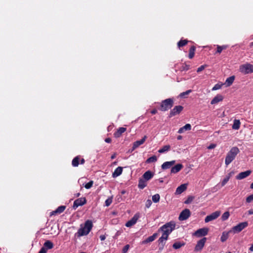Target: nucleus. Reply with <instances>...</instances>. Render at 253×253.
Instances as JSON below:
<instances>
[{"label": "nucleus", "instance_id": "obj_1", "mask_svg": "<svg viewBox=\"0 0 253 253\" xmlns=\"http://www.w3.org/2000/svg\"><path fill=\"white\" fill-rule=\"evenodd\" d=\"M93 226L92 222L91 220H87L84 223V227H81L75 233V236L80 237L81 236L87 235L90 230H91Z\"/></svg>", "mask_w": 253, "mask_h": 253}, {"label": "nucleus", "instance_id": "obj_2", "mask_svg": "<svg viewBox=\"0 0 253 253\" xmlns=\"http://www.w3.org/2000/svg\"><path fill=\"white\" fill-rule=\"evenodd\" d=\"M240 150L237 147L231 148L228 152L225 158V164L226 166L229 165L235 158L237 155L239 153Z\"/></svg>", "mask_w": 253, "mask_h": 253}, {"label": "nucleus", "instance_id": "obj_3", "mask_svg": "<svg viewBox=\"0 0 253 253\" xmlns=\"http://www.w3.org/2000/svg\"><path fill=\"white\" fill-rule=\"evenodd\" d=\"M174 101L172 98H168L163 100L161 103L160 110L162 111H167L173 105Z\"/></svg>", "mask_w": 253, "mask_h": 253}, {"label": "nucleus", "instance_id": "obj_4", "mask_svg": "<svg viewBox=\"0 0 253 253\" xmlns=\"http://www.w3.org/2000/svg\"><path fill=\"white\" fill-rule=\"evenodd\" d=\"M175 227V223L173 221H171L169 222H168L163 225L160 227L159 230H161L162 231H165V233H167L168 232L169 234L171 233V232L174 230Z\"/></svg>", "mask_w": 253, "mask_h": 253}, {"label": "nucleus", "instance_id": "obj_5", "mask_svg": "<svg viewBox=\"0 0 253 253\" xmlns=\"http://www.w3.org/2000/svg\"><path fill=\"white\" fill-rule=\"evenodd\" d=\"M240 72L244 74H248L253 73V65L246 63L241 65L239 68Z\"/></svg>", "mask_w": 253, "mask_h": 253}, {"label": "nucleus", "instance_id": "obj_6", "mask_svg": "<svg viewBox=\"0 0 253 253\" xmlns=\"http://www.w3.org/2000/svg\"><path fill=\"white\" fill-rule=\"evenodd\" d=\"M248 226V223L247 221L241 222L237 225L233 227L229 232H232L234 233H239Z\"/></svg>", "mask_w": 253, "mask_h": 253}, {"label": "nucleus", "instance_id": "obj_7", "mask_svg": "<svg viewBox=\"0 0 253 253\" xmlns=\"http://www.w3.org/2000/svg\"><path fill=\"white\" fill-rule=\"evenodd\" d=\"M191 215V212L188 209L183 210L180 213L178 219L180 221H183L188 219Z\"/></svg>", "mask_w": 253, "mask_h": 253}, {"label": "nucleus", "instance_id": "obj_8", "mask_svg": "<svg viewBox=\"0 0 253 253\" xmlns=\"http://www.w3.org/2000/svg\"><path fill=\"white\" fill-rule=\"evenodd\" d=\"M207 241V238L204 237L197 242V243L195 247V252H200L204 247L205 243Z\"/></svg>", "mask_w": 253, "mask_h": 253}, {"label": "nucleus", "instance_id": "obj_9", "mask_svg": "<svg viewBox=\"0 0 253 253\" xmlns=\"http://www.w3.org/2000/svg\"><path fill=\"white\" fill-rule=\"evenodd\" d=\"M86 203V200L85 197L78 198L74 202L73 208L75 210L78 207L84 205Z\"/></svg>", "mask_w": 253, "mask_h": 253}, {"label": "nucleus", "instance_id": "obj_10", "mask_svg": "<svg viewBox=\"0 0 253 253\" xmlns=\"http://www.w3.org/2000/svg\"><path fill=\"white\" fill-rule=\"evenodd\" d=\"M183 109V107L181 105L175 106L169 112V117L171 118L179 114Z\"/></svg>", "mask_w": 253, "mask_h": 253}, {"label": "nucleus", "instance_id": "obj_11", "mask_svg": "<svg viewBox=\"0 0 253 253\" xmlns=\"http://www.w3.org/2000/svg\"><path fill=\"white\" fill-rule=\"evenodd\" d=\"M220 214V211H216L211 214L207 216L205 219V222L207 223L213 220L216 219Z\"/></svg>", "mask_w": 253, "mask_h": 253}, {"label": "nucleus", "instance_id": "obj_12", "mask_svg": "<svg viewBox=\"0 0 253 253\" xmlns=\"http://www.w3.org/2000/svg\"><path fill=\"white\" fill-rule=\"evenodd\" d=\"M147 138L146 135H145L141 139L137 140L133 143V146L132 148L129 150V152H132L135 149L138 148L140 145H142L144 143L146 138Z\"/></svg>", "mask_w": 253, "mask_h": 253}, {"label": "nucleus", "instance_id": "obj_13", "mask_svg": "<svg viewBox=\"0 0 253 253\" xmlns=\"http://www.w3.org/2000/svg\"><path fill=\"white\" fill-rule=\"evenodd\" d=\"M209 229L208 228H202L197 230L194 235L197 237H201L207 235L208 233Z\"/></svg>", "mask_w": 253, "mask_h": 253}, {"label": "nucleus", "instance_id": "obj_14", "mask_svg": "<svg viewBox=\"0 0 253 253\" xmlns=\"http://www.w3.org/2000/svg\"><path fill=\"white\" fill-rule=\"evenodd\" d=\"M139 217V214L136 213L134 214V215L133 216V217L131 218L130 220H128L127 222H126L125 225L127 227L132 226L136 223Z\"/></svg>", "mask_w": 253, "mask_h": 253}, {"label": "nucleus", "instance_id": "obj_15", "mask_svg": "<svg viewBox=\"0 0 253 253\" xmlns=\"http://www.w3.org/2000/svg\"><path fill=\"white\" fill-rule=\"evenodd\" d=\"M251 173L252 171L250 170H248L244 172H241L236 176V178L238 180L244 179L249 176Z\"/></svg>", "mask_w": 253, "mask_h": 253}, {"label": "nucleus", "instance_id": "obj_16", "mask_svg": "<svg viewBox=\"0 0 253 253\" xmlns=\"http://www.w3.org/2000/svg\"><path fill=\"white\" fill-rule=\"evenodd\" d=\"M175 163V161L173 160L171 161H168L164 163L162 166L161 168L163 170H166L170 168Z\"/></svg>", "mask_w": 253, "mask_h": 253}, {"label": "nucleus", "instance_id": "obj_17", "mask_svg": "<svg viewBox=\"0 0 253 253\" xmlns=\"http://www.w3.org/2000/svg\"><path fill=\"white\" fill-rule=\"evenodd\" d=\"M183 166L181 164H178L174 166V167H171L170 170V173H176L178 172L182 168Z\"/></svg>", "mask_w": 253, "mask_h": 253}, {"label": "nucleus", "instance_id": "obj_18", "mask_svg": "<svg viewBox=\"0 0 253 253\" xmlns=\"http://www.w3.org/2000/svg\"><path fill=\"white\" fill-rule=\"evenodd\" d=\"M157 236H158V233H154L152 236H149V237L146 238L145 240H143L142 242V244H146L148 243L153 242V241H154L155 240V239L157 238Z\"/></svg>", "mask_w": 253, "mask_h": 253}, {"label": "nucleus", "instance_id": "obj_19", "mask_svg": "<svg viewBox=\"0 0 253 253\" xmlns=\"http://www.w3.org/2000/svg\"><path fill=\"white\" fill-rule=\"evenodd\" d=\"M154 176V173L150 170L146 171L142 176V177L146 181L150 180Z\"/></svg>", "mask_w": 253, "mask_h": 253}, {"label": "nucleus", "instance_id": "obj_20", "mask_svg": "<svg viewBox=\"0 0 253 253\" xmlns=\"http://www.w3.org/2000/svg\"><path fill=\"white\" fill-rule=\"evenodd\" d=\"M126 128L124 127H119L114 133V136L116 138L120 137L122 134L126 131Z\"/></svg>", "mask_w": 253, "mask_h": 253}, {"label": "nucleus", "instance_id": "obj_21", "mask_svg": "<svg viewBox=\"0 0 253 253\" xmlns=\"http://www.w3.org/2000/svg\"><path fill=\"white\" fill-rule=\"evenodd\" d=\"M186 188L187 185L186 184H181L176 188L175 194L176 195L180 194L186 190Z\"/></svg>", "mask_w": 253, "mask_h": 253}, {"label": "nucleus", "instance_id": "obj_22", "mask_svg": "<svg viewBox=\"0 0 253 253\" xmlns=\"http://www.w3.org/2000/svg\"><path fill=\"white\" fill-rule=\"evenodd\" d=\"M66 209L65 206H60L58 207L56 210L52 211L51 212V215H55L56 214H60L63 212Z\"/></svg>", "mask_w": 253, "mask_h": 253}, {"label": "nucleus", "instance_id": "obj_23", "mask_svg": "<svg viewBox=\"0 0 253 253\" xmlns=\"http://www.w3.org/2000/svg\"><path fill=\"white\" fill-rule=\"evenodd\" d=\"M223 99V97L222 95L220 94H217L216 95L211 101V104H215L217 103H218L220 101H222Z\"/></svg>", "mask_w": 253, "mask_h": 253}, {"label": "nucleus", "instance_id": "obj_24", "mask_svg": "<svg viewBox=\"0 0 253 253\" xmlns=\"http://www.w3.org/2000/svg\"><path fill=\"white\" fill-rule=\"evenodd\" d=\"M147 186V181L142 177L140 178L138 180V187L140 189H144Z\"/></svg>", "mask_w": 253, "mask_h": 253}, {"label": "nucleus", "instance_id": "obj_25", "mask_svg": "<svg viewBox=\"0 0 253 253\" xmlns=\"http://www.w3.org/2000/svg\"><path fill=\"white\" fill-rule=\"evenodd\" d=\"M123 171V168L121 167H119L116 168L112 174V176L114 178H115L119 175H120Z\"/></svg>", "mask_w": 253, "mask_h": 253}, {"label": "nucleus", "instance_id": "obj_26", "mask_svg": "<svg viewBox=\"0 0 253 253\" xmlns=\"http://www.w3.org/2000/svg\"><path fill=\"white\" fill-rule=\"evenodd\" d=\"M234 174L233 171L229 172L227 175L223 179L221 183V186H224L227 182L229 181L231 176Z\"/></svg>", "mask_w": 253, "mask_h": 253}, {"label": "nucleus", "instance_id": "obj_27", "mask_svg": "<svg viewBox=\"0 0 253 253\" xmlns=\"http://www.w3.org/2000/svg\"><path fill=\"white\" fill-rule=\"evenodd\" d=\"M42 247L46 249L47 251L48 249H51L53 248V244L50 241L47 240L44 242Z\"/></svg>", "mask_w": 253, "mask_h": 253}, {"label": "nucleus", "instance_id": "obj_28", "mask_svg": "<svg viewBox=\"0 0 253 253\" xmlns=\"http://www.w3.org/2000/svg\"><path fill=\"white\" fill-rule=\"evenodd\" d=\"M185 244L183 242H176L172 245V247L173 249L177 250L184 246Z\"/></svg>", "mask_w": 253, "mask_h": 253}, {"label": "nucleus", "instance_id": "obj_29", "mask_svg": "<svg viewBox=\"0 0 253 253\" xmlns=\"http://www.w3.org/2000/svg\"><path fill=\"white\" fill-rule=\"evenodd\" d=\"M234 80L235 77L234 76H231L227 78L225 83V84H226V86H230L233 84Z\"/></svg>", "mask_w": 253, "mask_h": 253}, {"label": "nucleus", "instance_id": "obj_30", "mask_svg": "<svg viewBox=\"0 0 253 253\" xmlns=\"http://www.w3.org/2000/svg\"><path fill=\"white\" fill-rule=\"evenodd\" d=\"M240 122L239 120H234L233 124L232 125V128L235 130H238L240 126Z\"/></svg>", "mask_w": 253, "mask_h": 253}, {"label": "nucleus", "instance_id": "obj_31", "mask_svg": "<svg viewBox=\"0 0 253 253\" xmlns=\"http://www.w3.org/2000/svg\"><path fill=\"white\" fill-rule=\"evenodd\" d=\"M231 232H229V231L227 232H223L222 234V235L220 238V240L222 242H224L227 240V239L229 237V234Z\"/></svg>", "mask_w": 253, "mask_h": 253}, {"label": "nucleus", "instance_id": "obj_32", "mask_svg": "<svg viewBox=\"0 0 253 253\" xmlns=\"http://www.w3.org/2000/svg\"><path fill=\"white\" fill-rule=\"evenodd\" d=\"M80 156H78L75 157L72 162V165L74 167H77L79 165Z\"/></svg>", "mask_w": 253, "mask_h": 253}, {"label": "nucleus", "instance_id": "obj_33", "mask_svg": "<svg viewBox=\"0 0 253 253\" xmlns=\"http://www.w3.org/2000/svg\"><path fill=\"white\" fill-rule=\"evenodd\" d=\"M195 50L196 47L195 46H192L190 47L188 55V57L190 59L193 58V57L194 56Z\"/></svg>", "mask_w": 253, "mask_h": 253}, {"label": "nucleus", "instance_id": "obj_34", "mask_svg": "<svg viewBox=\"0 0 253 253\" xmlns=\"http://www.w3.org/2000/svg\"><path fill=\"white\" fill-rule=\"evenodd\" d=\"M170 148V146L169 145H167L164 146L162 148L158 150V152L160 153H164L165 152L168 151L169 150Z\"/></svg>", "mask_w": 253, "mask_h": 253}, {"label": "nucleus", "instance_id": "obj_35", "mask_svg": "<svg viewBox=\"0 0 253 253\" xmlns=\"http://www.w3.org/2000/svg\"><path fill=\"white\" fill-rule=\"evenodd\" d=\"M188 41L187 40H181L177 43V46L180 48L187 44Z\"/></svg>", "mask_w": 253, "mask_h": 253}, {"label": "nucleus", "instance_id": "obj_36", "mask_svg": "<svg viewBox=\"0 0 253 253\" xmlns=\"http://www.w3.org/2000/svg\"><path fill=\"white\" fill-rule=\"evenodd\" d=\"M157 160V157L156 156H153L149 158H148L146 161V163L147 164H149V163H154V162H156Z\"/></svg>", "mask_w": 253, "mask_h": 253}, {"label": "nucleus", "instance_id": "obj_37", "mask_svg": "<svg viewBox=\"0 0 253 253\" xmlns=\"http://www.w3.org/2000/svg\"><path fill=\"white\" fill-rule=\"evenodd\" d=\"M160 196L159 194H156L152 196V201L154 203H158L159 202Z\"/></svg>", "mask_w": 253, "mask_h": 253}, {"label": "nucleus", "instance_id": "obj_38", "mask_svg": "<svg viewBox=\"0 0 253 253\" xmlns=\"http://www.w3.org/2000/svg\"><path fill=\"white\" fill-rule=\"evenodd\" d=\"M229 215H230V213H229V211H225L222 215V216H221V219L223 221H225L226 220H227L229 217Z\"/></svg>", "mask_w": 253, "mask_h": 253}, {"label": "nucleus", "instance_id": "obj_39", "mask_svg": "<svg viewBox=\"0 0 253 253\" xmlns=\"http://www.w3.org/2000/svg\"><path fill=\"white\" fill-rule=\"evenodd\" d=\"M112 197L108 198L106 201H105V206L107 207H109L111 203H112Z\"/></svg>", "mask_w": 253, "mask_h": 253}, {"label": "nucleus", "instance_id": "obj_40", "mask_svg": "<svg viewBox=\"0 0 253 253\" xmlns=\"http://www.w3.org/2000/svg\"><path fill=\"white\" fill-rule=\"evenodd\" d=\"M93 184V181L92 180H91L85 184L84 187L87 189H90L92 186Z\"/></svg>", "mask_w": 253, "mask_h": 253}, {"label": "nucleus", "instance_id": "obj_41", "mask_svg": "<svg viewBox=\"0 0 253 253\" xmlns=\"http://www.w3.org/2000/svg\"><path fill=\"white\" fill-rule=\"evenodd\" d=\"M191 91L192 90L189 89L185 92H183L180 94V96L181 97H184L185 95H188L190 92H191Z\"/></svg>", "mask_w": 253, "mask_h": 253}, {"label": "nucleus", "instance_id": "obj_42", "mask_svg": "<svg viewBox=\"0 0 253 253\" xmlns=\"http://www.w3.org/2000/svg\"><path fill=\"white\" fill-rule=\"evenodd\" d=\"M190 68V65H187L185 63L183 64L181 67L182 70L183 71H187Z\"/></svg>", "mask_w": 253, "mask_h": 253}, {"label": "nucleus", "instance_id": "obj_43", "mask_svg": "<svg viewBox=\"0 0 253 253\" xmlns=\"http://www.w3.org/2000/svg\"><path fill=\"white\" fill-rule=\"evenodd\" d=\"M222 85H223L222 84H215L214 86L212 87V90H217V89L221 88Z\"/></svg>", "mask_w": 253, "mask_h": 253}, {"label": "nucleus", "instance_id": "obj_44", "mask_svg": "<svg viewBox=\"0 0 253 253\" xmlns=\"http://www.w3.org/2000/svg\"><path fill=\"white\" fill-rule=\"evenodd\" d=\"M182 127L184 129V130H190L191 129V126L189 124H187Z\"/></svg>", "mask_w": 253, "mask_h": 253}, {"label": "nucleus", "instance_id": "obj_45", "mask_svg": "<svg viewBox=\"0 0 253 253\" xmlns=\"http://www.w3.org/2000/svg\"><path fill=\"white\" fill-rule=\"evenodd\" d=\"M253 201V194L249 196L246 198L247 203H250Z\"/></svg>", "mask_w": 253, "mask_h": 253}, {"label": "nucleus", "instance_id": "obj_46", "mask_svg": "<svg viewBox=\"0 0 253 253\" xmlns=\"http://www.w3.org/2000/svg\"><path fill=\"white\" fill-rule=\"evenodd\" d=\"M166 241L167 240H165L163 237H161L158 240V242H159V244H164L165 245Z\"/></svg>", "mask_w": 253, "mask_h": 253}, {"label": "nucleus", "instance_id": "obj_47", "mask_svg": "<svg viewBox=\"0 0 253 253\" xmlns=\"http://www.w3.org/2000/svg\"><path fill=\"white\" fill-rule=\"evenodd\" d=\"M169 235V233H165V231H163V234L161 237H163L165 240H167Z\"/></svg>", "mask_w": 253, "mask_h": 253}, {"label": "nucleus", "instance_id": "obj_48", "mask_svg": "<svg viewBox=\"0 0 253 253\" xmlns=\"http://www.w3.org/2000/svg\"><path fill=\"white\" fill-rule=\"evenodd\" d=\"M207 66V65H202L200 67H199L198 69H197V72L198 73H199L201 71H202L203 70H204L205 69V68Z\"/></svg>", "mask_w": 253, "mask_h": 253}, {"label": "nucleus", "instance_id": "obj_49", "mask_svg": "<svg viewBox=\"0 0 253 253\" xmlns=\"http://www.w3.org/2000/svg\"><path fill=\"white\" fill-rule=\"evenodd\" d=\"M152 204V202L151 200L148 199L146 202L145 207L147 208H149L151 206Z\"/></svg>", "mask_w": 253, "mask_h": 253}, {"label": "nucleus", "instance_id": "obj_50", "mask_svg": "<svg viewBox=\"0 0 253 253\" xmlns=\"http://www.w3.org/2000/svg\"><path fill=\"white\" fill-rule=\"evenodd\" d=\"M129 248V245H126L123 249L122 253H126Z\"/></svg>", "mask_w": 253, "mask_h": 253}, {"label": "nucleus", "instance_id": "obj_51", "mask_svg": "<svg viewBox=\"0 0 253 253\" xmlns=\"http://www.w3.org/2000/svg\"><path fill=\"white\" fill-rule=\"evenodd\" d=\"M193 201V197H189L184 202V203L186 204H188L190 203Z\"/></svg>", "mask_w": 253, "mask_h": 253}, {"label": "nucleus", "instance_id": "obj_52", "mask_svg": "<svg viewBox=\"0 0 253 253\" xmlns=\"http://www.w3.org/2000/svg\"><path fill=\"white\" fill-rule=\"evenodd\" d=\"M222 48L220 47V46L217 45V51H216V53H220L222 52Z\"/></svg>", "mask_w": 253, "mask_h": 253}, {"label": "nucleus", "instance_id": "obj_53", "mask_svg": "<svg viewBox=\"0 0 253 253\" xmlns=\"http://www.w3.org/2000/svg\"><path fill=\"white\" fill-rule=\"evenodd\" d=\"M216 147V144H211L208 147V149H212Z\"/></svg>", "mask_w": 253, "mask_h": 253}, {"label": "nucleus", "instance_id": "obj_54", "mask_svg": "<svg viewBox=\"0 0 253 253\" xmlns=\"http://www.w3.org/2000/svg\"><path fill=\"white\" fill-rule=\"evenodd\" d=\"M47 251L46 249H44V248L42 247L40 251H39V253H46Z\"/></svg>", "mask_w": 253, "mask_h": 253}, {"label": "nucleus", "instance_id": "obj_55", "mask_svg": "<svg viewBox=\"0 0 253 253\" xmlns=\"http://www.w3.org/2000/svg\"><path fill=\"white\" fill-rule=\"evenodd\" d=\"M164 246H165L164 244H163V245H161V246L159 247V251L160 252H161L162 251V250L164 249Z\"/></svg>", "mask_w": 253, "mask_h": 253}, {"label": "nucleus", "instance_id": "obj_56", "mask_svg": "<svg viewBox=\"0 0 253 253\" xmlns=\"http://www.w3.org/2000/svg\"><path fill=\"white\" fill-rule=\"evenodd\" d=\"M111 139L109 137L108 138H106L105 139V141L106 142V143H110L111 142Z\"/></svg>", "mask_w": 253, "mask_h": 253}, {"label": "nucleus", "instance_id": "obj_57", "mask_svg": "<svg viewBox=\"0 0 253 253\" xmlns=\"http://www.w3.org/2000/svg\"><path fill=\"white\" fill-rule=\"evenodd\" d=\"M184 129L183 128V127H181V128H180L179 129V130H178V132L179 133H183V132H184Z\"/></svg>", "mask_w": 253, "mask_h": 253}, {"label": "nucleus", "instance_id": "obj_58", "mask_svg": "<svg viewBox=\"0 0 253 253\" xmlns=\"http://www.w3.org/2000/svg\"><path fill=\"white\" fill-rule=\"evenodd\" d=\"M100 240H101V241H104V240H105V239H106V236H105V235H101V236H100Z\"/></svg>", "mask_w": 253, "mask_h": 253}, {"label": "nucleus", "instance_id": "obj_59", "mask_svg": "<svg viewBox=\"0 0 253 253\" xmlns=\"http://www.w3.org/2000/svg\"><path fill=\"white\" fill-rule=\"evenodd\" d=\"M157 113V109H154L153 110H152L151 111V113L152 114H155Z\"/></svg>", "mask_w": 253, "mask_h": 253}, {"label": "nucleus", "instance_id": "obj_60", "mask_svg": "<svg viewBox=\"0 0 253 253\" xmlns=\"http://www.w3.org/2000/svg\"><path fill=\"white\" fill-rule=\"evenodd\" d=\"M248 214L249 215L253 214V210H250L248 211Z\"/></svg>", "mask_w": 253, "mask_h": 253}, {"label": "nucleus", "instance_id": "obj_61", "mask_svg": "<svg viewBox=\"0 0 253 253\" xmlns=\"http://www.w3.org/2000/svg\"><path fill=\"white\" fill-rule=\"evenodd\" d=\"M220 47H221L222 50H223V49H226L227 47V46L225 45H223L220 46Z\"/></svg>", "mask_w": 253, "mask_h": 253}, {"label": "nucleus", "instance_id": "obj_62", "mask_svg": "<svg viewBox=\"0 0 253 253\" xmlns=\"http://www.w3.org/2000/svg\"><path fill=\"white\" fill-rule=\"evenodd\" d=\"M85 163V160L84 159H82L81 160H80V163L81 164H84V163Z\"/></svg>", "mask_w": 253, "mask_h": 253}, {"label": "nucleus", "instance_id": "obj_63", "mask_svg": "<svg viewBox=\"0 0 253 253\" xmlns=\"http://www.w3.org/2000/svg\"><path fill=\"white\" fill-rule=\"evenodd\" d=\"M116 154H114L113 155H112L111 157V159H114L116 158Z\"/></svg>", "mask_w": 253, "mask_h": 253}, {"label": "nucleus", "instance_id": "obj_64", "mask_svg": "<svg viewBox=\"0 0 253 253\" xmlns=\"http://www.w3.org/2000/svg\"><path fill=\"white\" fill-rule=\"evenodd\" d=\"M250 251L251 252H253V244L252 245V246L250 247L249 249Z\"/></svg>", "mask_w": 253, "mask_h": 253}]
</instances>
